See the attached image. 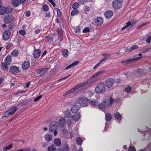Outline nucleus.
<instances>
[{
	"label": "nucleus",
	"instance_id": "680f3d73",
	"mask_svg": "<svg viewBox=\"0 0 151 151\" xmlns=\"http://www.w3.org/2000/svg\"><path fill=\"white\" fill-rule=\"evenodd\" d=\"M151 40V36H149L147 38V39L146 40V42L147 43H149L150 42Z\"/></svg>",
	"mask_w": 151,
	"mask_h": 151
},
{
	"label": "nucleus",
	"instance_id": "5701e85b",
	"mask_svg": "<svg viewBox=\"0 0 151 151\" xmlns=\"http://www.w3.org/2000/svg\"><path fill=\"white\" fill-rule=\"evenodd\" d=\"M45 139L46 140L47 142L50 141L52 139V136L51 134H47L45 135Z\"/></svg>",
	"mask_w": 151,
	"mask_h": 151
},
{
	"label": "nucleus",
	"instance_id": "bb28decb",
	"mask_svg": "<svg viewBox=\"0 0 151 151\" xmlns=\"http://www.w3.org/2000/svg\"><path fill=\"white\" fill-rule=\"evenodd\" d=\"M12 61V59L10 56H8L6 57L5 60V63L6 64L9 65Z\"/></svg>",
	"mask_w": 151,
	"mask_h": 151
},
{
	"label": "nucleus",
	"instance_id": "4468645a",
	"mask_svg": "<svg viewBox=\"0 0 151 151\" xmlns=\"http://www.w3.org/2000/svg\"><path fill=\"white\" fill-rule=\"evenodd\" d=\"M113 102V99L112 97H110L108 101H106V100L103 101V102L104 103H106L107 104V106H111Z\"/></svg>",
	"mask_w": 151,
	"mask_h": 151
},
{
	"label": "nucleus",
	"instance_id": "72a5a7b5",
	"mask_svg": "<svg viewBox=\"0 0 151 151\" xmlns=\"http://www.w3.org/2000/svg\"><path fill=\"white\" fill-rule=\"evenodd\" d=\"M76 141L77 144L79 145H81L83 142L82 139L79 137H77Z\"/></svg>",
	"mask_w": 151,
	"mask_h": 151
},
{
	"label": "nucleus",
	"instance_id": "de8ad7c7",
	"mask_svg": "<svg viewBox=\"0 0 151 151\" xmlns=\"http://www.w3.org/2000/svg\"><path fill=\"white\" fill-rule=\"evenodd\" d=\"M45 38H47V40L50 42H52L53 40V38L51 37L46 36L45 37Z\"/></svg>",
	"mask_w": 151,
	"mask_h": 151
},
{
	"label": "nucleus",
	"instance_id": "a18cd8bd",
	"mask_svg": "<svg viewBox=\"0 0 151 151\" xmlns=\"http://www.w3.org/2000/svg\"><path fill=\"white\" fill-rule=\"evenodd\" d=\"M65 114L67 117L69 118L70 116V113L68 111H65Z\"/></svg>",
	"mask_w": 151,
	"mask_h": 151
},
{
	"label": "nucleus",
	"instance_id": "3c124183",
	"mask_svg": "<svg viewBox=\"0 0 151 151\" xmlns=\"http://www.w3.org/2000/svg\"><path fill=\"white\" fill-rule=\"evenodd\" d=\"M103 55L104 57L106 59L109 58L111 57V55L109 54H103Z\"/></svg>",
	"mask_w": 151,
	"mask_h": 151
},
{
	"label": "nucleus",
	"instance_id": "49530a36",
	"mask_svg": "<svg viewBox=\"0 0 151 151\" xmlns=\"http://www.w3.org/2000/svg\"><path fill=\"white\" fill-rule=\"evenodd\" d=\"M90 32L89 28L88 27H86L84 28L83 30V33H87Z\"/></svg>",
	"mask_w": 151,
	"mask_h": 151
},
{
	"label": "nucleus",
	"instance_id": "c85d7f7f",
	"mask_svg": "<svg viewBox=\"0 0 151 151\" xmlns=\"http://www.w3.org/2000/svg\"><path fill=\"white\" fill-rule=\"evenodd\" d=\"M8 65H9L6 64V63H3L2 64V68L4 70H7L9 68V67L8 66Z\"/></svg>",
	"mask_w": 151,
	"mask_h": 151
},
{
	"label": "nucleus",
	"instance_id": "7ed1b4c3",
	"mask_svg": "<svg viewBox=\"0 0 151 151\" xmlns=\"http://www.w3.org/2000/svg\"><path fill=\"white\" fill-rule=\"evenodd\" d=\"M14 17L11 14L6 15L4 18V23L8 24L11 22L13 19Z\"/></svg>",
	"mask_w": 151,
	"mask_h": 151
},
{
	"label": "nucleus",
	"instance_id": "2f4dec72",
	"mask_svg": "<svg viewBox=\"0 0 151 151\" xmlns=\"http://www.w3.org/2000/svg\"><path fill=\"white\" fill-rule=\"evenodd\" d=\"M58 32V38L61 40H62V37L63 36L62 30L61 29H59Z\"/></svg>",
	"mask_w": 151,
	"mask_h": 151
},
{
	"label": "nucleus",
	"instance_id": "09e8293b",
	"mask_svg": "<svg viewBox=\"0 0 151 151\" xmlns=\"http://www.w3.org/2000/svg\"><path fill=\"white\" fill-rule=\"evenodd\" d=\"M19 32V34H20L22 36H24L26 34V32L24 30H20Z\"/></svg>",
	"mask_w": 151,
	"mask_h": 151
},
{
	"label": "nucleus",
	"instance_id": "6e6552de",
	"mask_svg": "<svg viewBox=\"0 0 151 151\" xmlns=\"http://www.w3.org/2000/svg\"><path fill=\"white\" fill-rule=\"evenodd\" d=\"M105 89V86H97L95 88V91L97 93H101L104 91Z\"/></svg>",
	"mask_w": 151,
	"mask_h": 151
},
{
	"label": "nucleus",
	"instance_id": "412c9836",
	"mask_svg": "<svg viewBox=\"0 0 151 151\" xmlns=\"http://www.w3.org/2000/svg\"><path fill=\"white\" fill-rule=\"evenodd\" d=\"M114 82V80L112 78H109L106 81V85H113Z\"/></svg>",
	"mask_w": 151,
	"mask_h": 151
},
{
	"label": "nucleus",
	"instance_id": "423d86ee",
	"mask_svg": "<svg viewBox=\"0 0 151 151\" xmlns=\"http://www.w3.org/2000/svg\"><path fill=\"white\" fill-rule=\"evenodd\" d=\"M58 127V124L56 121L52 122L50 124V129L51 132L56 130Z\"/></svg>",
	"mask_w": 151,
	"mask_h": 151
},
{
	"label": "nucleus",
	"instance_id": "2eb2a0df",
	"mask_svg": "<svg viewBox=\"0 0 151 151\" xmlns=\"http://www.w3.org/2000/svg\"><path fill=\"white\" fill-rule=\"evenodd\" d=\"M134 24H131L130 21H129L127 22L126 25L121 29V30L122 31L124 30L126 28L128 29L131 28L133 26Z\"/></svg>",
	"mask_w": 151,
	"mask_h": 151
},
{
	"label": "nucleus",
	"instance_id": "6e6d98bb",
	"mask_svg": "<svg viewBox=\"0 0 151 151\" xmlns=\"http://www.w3.org/2000/svg\"><path fill=\"white\" fill-rule=\"evenodd\" d=\"M129 151H136V149L134 147L130 146L129 148Z\"/></svg>",
	"mask_w": 151,
	"mask_h": 151
},
{
	"label": "nucleus",
	"instance_id": "1a4fd4ad",
	"mask_svg": "<svg viewBox=\"0 0 151 151\" xmlns=\"http://www.w3.org/2000/svg\"><path fill=\"white\" fill-rule=\"evenodd\" d=\"M11 72L13 74H15L18 73L19 71V69L18 67L15 66H12L10 69Z\"/></svg>",
	"mask_w": 151,
	"mask_h": 151
},
{
	"label": "nucleus",
	"instance_id": "774afa93",
	"mask_svg": "<svg viewBox=\"0 0 151 151\" xmlns=\"http://www.w3.org/2000/svg\"><path fill=\"white\" fill-rule=\"evenodd\" d=\"M148 150L151 151V144H150L149 146H147L145 149V150L146 151H147Z\"/></svg>",
	"mask_w": 151,
	"mask_h": 151
},
{
	"label": "nucleus",
	"instance_id": "4d7b16f0",
	"mask_svg": "<svg viewBox=\"0 0 151 151\" xmlns=\"http://www.w3.org/2000/svg\"><path fill=\"white\" fill-rule=\"evenodd\" d=\"M91 104L94 106H96L97 105V103L95 101L93 100L91 102Z\"/></svg>",
	"mask_w": 151,
	"mask_h": 151
},
{
	"label": "nucleus",
	"instance_id": "e433bc0d",
	"mask_svg": "<svg viewBox=\"0 0 151 151\" xmlns=\"http://www.w3.org/2000/svg\"><path fill=\"white\" fill-rule=\"evenodd\" d=\"M13 146V144H11L5 147L3 149V151H6L12 148Z\"/></svg>",
	"mask_w": 151,
	"mask_h": 151
},
{
	"label": "nucleus",
	"instance_id": "f03ea898",
	"mask_svg": "<svg viewBox=\"0 0 151 151\" xmlns=\"http://www.w3.org/2000/svg\"><path fill=\"white\" fill-rule=\"evenodd\" d=\"M81 106V104L78 102L75 103L72 106L71 111L73 113H76L80 109Z\"/></svg>",
	"mask_w": 151,
	"mask_h": 151
},
{
	"label": "nucleus",
	"instance_id": "a878e982",
	"mask_svg": "<svg viewBox=\"0 0 151 151\" xmlns=\"http://www.w3.org/2000/svg\"><path fill=\"white\" fill-rule=\"evenodd\" d=\"M49 68H45L42 69L41 70H39V74L40 75H42L45 74L46 72L48 70Z\"/></svg>",
	"mask_w": 151,
	"mask_h": 151
},
{
	"label": "nucleus",
	"instance_id": "a19ab883",
	"mask_svg": "<svg viewBox=\"0 0 151 151\" xmlns=\"http://www.w3.org/2000/svg\"><path fill=\"white\" fill-rule=\"evenodd\" d=\"M42 9L44 11L47 12L49 9L48 6L46 4H44L42 6Z\"/></svg>",
	"mask_w": 151,
	"mask_h": 151
},
{
	"label": "nucleus",
	"instance_id": "f8f14e48",
	"mask_svg": "<svg viewBox=\"0 0 151 151\" xmlns=\"http://www.w3.org/2000/svg\"><path fill=\"white\" fill-rule=\"evenodd\" d=\"M30 66V63L28 61H25L22 64V68L24 70H25L28 69Z\"/></svg>",
	"mask_w": 151,
	"mask_h": 151
},
{
	"label": "nucleus",
	"instance_id": "052dcab7",
	"mask_svg": "<svg viewBox=\"0 0 151 151\" xmlns=\"http://www.w3.org/2000/svg\"><path fill=\"white\" fill-rule=\"evenodd\" d=\"M56 11L57 12V15L59 17H60L61 14L60 10L59 9L57 8Z\"/></svg>",
	"mask_w": 151,
	"mask_h": 151
},
{
	"label": "nucleus",
	"instance_id": "ea45409f",
	"mask_svg": "<svg viewBox=\"0 0 151 151\" xmlns=\"http://www.w3.org/2000/svg\"><path fill=\"white\" fill-rule=\"evenodd\" d=\"M18 50H14L12 52L11 54L14 56H16L18 55Z\"/></svg>",
	"mask_w": 151,
	"mask_h": 151
},
{
	"label": "nucleus",
	"instance_id": "37998d69",
	"mask_svg": "<svg viewBox=\"0 0 151 151\" xmlns=\"http://www.w3.org/2000/svg\"><path fill=\"white\" fill-rule=\"evenodd\" d=\"M131 89L132 87L130 86H128L125 89V91L127 93H130Z\"/></svg>",
	"mask_w": 151,
	"mask_h": 151
},
{
	"label": "nucleus",
	"instance_id": "0e129e2a",
	"mask_svg": "<svg viewBox=\"0 0 151 151\" xmlns=\"http://www.w3.org/2000/svg\"><path fill=\"white\" fill-rule=\"evenodd\" d=\"M148 134H150V135H149V136L151 135V129L149 130V131L147 132L144 135V136L146 135V136L148 135Z\"/></svg>",
	"mask_w": 151,
	"mask_h": 151
},
{
	"label": "nucleus",
	"instance_id": "338daca9",
	"mask_svg": "<svg viewBox=\"0 0 151 151\" xmlns=\"http://www.w3.org/2000/svg\"><path fill=\"white\" fill-rule=\"evenodd\" d=\"M31 149L29 147H27L24 149H22V151H30Z\"/></svg>",
	"mask_w": 151,
	"mask_h": 151
},
{
	"label": "nucleus",
	"instance_id": "cd10ccee",
	"mask_svg": "<svg viewBox=\"0 0 151 151\" xmlns=\"http://www.w3.org/2000/svg\"><path fill=\"white\" fill-rule=\"evenodd\" d=\"M114 117L117 120H120L121 119L122 116L119 112H117L115 114Z\"/></svg>",
	"mask_w": 151,
	"mask_h": 151
},
{
	"label": "nucleus",
	"instance_id": "13d9d810",
	"mask_svg": "<svg viewBox=\"0 0 151 151\" xmlns=\"http://www.w3.org/2000/svg\"><path fill=\"white\" fill-rule=\"evenodd\" d=\"M88 1V0H79V2L80 3L83 4L84 3Z\"/></svg>",
	"mask_w": 151,
	"mask_h": 151
},
{
	"label": "nucleus",
	"instance_id": "0eeeda50",
	"mask_svg": "<svg viewBox=\"0 0 151 151\" xmlns=\"http://www.w3.org/2000/svg\"><path fill=\"white\" fill-rule=\"evenodd\" d=\"M112 5L113 8L117 9H120L122 7L121 3H119L115 1H114L113 2Z\"/></svg>",
	"mask_w": 151,
	"mask_h": 151
},
{
	"label": "nucleus",
	"instance_id": "9d476101",
	"mask_svg": "<svg viewBox=\"0 0 151 151\" xmlns=\"http://www.w3.org/2000/svg\"><path fill=\"white\" fill-rule=\"evenodd\" d=\"M103 19L101 17L96 18L94 20V22L98 26H101L103 23Z\"/></svg>",
	"mask_w": 151,
	"mask_h": 151
},
{
	"label": "nucleus",
	"instance_id": "4be33fe9",
	"mask_svg": "<svg viewBox=\"0 0 151 151\" xmlns=\"http://www.w3.org/2000/svg\"><path fill=\"white\" fill-rule=\"evenodd\" d=\"M6 8L5 6H3L0 8V14L4 15L6 12Z\"/></svg>",
	"mask_w": 151,
	"mask_h": 151
},
{
	"label": "nucleus",
	"instance_id": "a211bd4d",
	"mask_svg": "<svg viewBox=\"0 0 151 151\" xmlns=\"http://www.w3.org/2000/svg\"><path fill=\"white\" fill-rule=\"evenodd\" d=\"M17 109L18 108L16 106H14L9 109L8 111L9 112V114H10V115H12L15 113Z\"/></svg>",
	"mask_w": 151,
	"mask_h": 151
},
{
	"label": "nucleus",
	"instance_id": "e2e57ef3",
	"mask_svg": "<svg viewBox=\"0 0 151 151\" xmlns=\"http://www.w3.org/2000/svg\"><path fill=\"white\" fill-rule=\"evenodd\" d=\"M98 76V74H97V73H95V74H94L92 76L91 78H90V80H92V79L94 78H96V77H97V76Z\"/></svg>",
	"mask_w": 151,
	"mask_h": 151
},
{
	"label": "nucleus",
	"instance_id": "c756f323",
	"mask_svg": "<svg viewBox=\"0 0 151 151\" xmlns=\"http://www.w3.org/2000/svg\"><path fill=\"white\" fill-rule=\"evenodd\" d=\"M47 150L49 151H56V148L53 145L47 148Z\"/></svg>",
	"mask_w": 151,
	"mask_h": 151
},
{
	"label": "nucleus",
	"instance_id": "5fc2aeb1",
	"mask_svg": "<svg viewBox=\"0 0 151 151\" xmlns=\"http://www.w3.org/2000/svg\"><path fill=\"white\" fill-rule=\"evenodd\" d=\"M42 97V95H40L39 96L37 97L35 99H34V101L35 102H36L38 100H39Z\"/></svg>",
	"mask_w": 151,
	"mask_h": 151
},
{
	"label": "nucleus",
	"instance_id": "aec40b11",
	"mask_svg": "<svg viewBox=\"0 0 151 151\" xmlns=\"http://www.w3.org/2000/svg\"><path fill=\"white\" fill-rule=\"evenodd\" d=\"M80 112L78 113L75 116H72L71 118L74 120L76 122L78 121L80 119Z\"/></svg>",
	"mask_w": 151,
	"mask_h": 151
},
{
	"label": "nucleus",
	"instance_id": "20e7f679",
	"mask_svg": "<svg viewBox=\"0 0 151 151\" xmlns=\"http://www.w3.org/2000/svg\"><path fill=\"white\" fill-rule=\"evenodd\" d=\"M26 1V0H12L11 1V3L13 6L15 7L18 6L20 3L24 4Z\"/></svg>",
	"mask_w": 151,
	"mask_h": 151
},
{
	"label": "nucleus",
	"instance_id": "f3484780",
	"mask_svg": "<svg viewBox=\"0 0 151 151\" xmlns=\"http://www.w3.org/2000/svg\"><path fill=\"white\" fill-rule=\"evenodd\" d=\"M113 12L111 10H108L106 12L104 15L107 18H110L113 15Z\"/></svg>",
	"mask_w": 151,
	"mask_h": 151
},
{
	"label": "nucleus",
	"instance_id": "f257e3e1",
	"mask_svg": "<svg viewBox=\"0 0 151 151\" xmlns=\"http://www.w3.org/2000/svg\"><path fill=\"white\" fill-rule=\"evenodd\" d=\"M76 102H78L82 107H86L89 104V100L84 97H80L77 99Z\"/></svg>",
	"mask_w": 151,
	"mask_h": 151
},
{
	"label": "nucleus",
	"instance_id": "69168bd1",
	"mask_svg": "<svg viewBox=\"0 0 151 151\" xmlns=\"http://www.w3.org/2000/svg\"><path fill=\"white\" fill-rule=\"evenodd\" d=\"M48 1L52 5L53 7L55 6V4L53 0H48Z\"/></svg>",
	"mask_w": 151,
	"mask_h": 151
},
{
	"label": "nucleus",
	"instance_id": "f704fd0d",
	"mask_svg": "<svg viewBox=\"0 0 151 151\" xmlns=\"http://www.w3.org/2000/svg\"><path fill=\"white\" fill-rule=\"evenodd\" d=\"M62 149L64 151H68L69 150V148L67 144H65L63 145Z\"/></svg>",
	"mask_w": 151,
	"mask_h": 151
},
{
	"label": "nucleus",
	"instance_id": "603ef678",
	"mask_svg": "<svg viewBox=\"0 0 151 151\" xmlns=\"http://www.w3.org/2000/svg\"><path fill=\"white\" fill-rule=\"evenodd\" d=\"M92 83L91 82L89 81H87L86 82H84L83 83H81L79 84V85H90L92 84Z\"/></svg>",
	"mask_w": 151,
	"mask_h": 151
},
{
	"label": "nucleus",
	"instance_id": "6ab92c4d",
	"mask_svg": "<svg viewBox=\"0 0 151 151\" xmlns=\"http://www.w3.org/2000/svg\"><path fill=\"white\" fill-rule=\"evenodd\" d=\"M108 106H107V104L106 103H101L99 104L98 105L99 108L102 110H104L106 109V107H108Z\"/></svg>",
	"mask_w": 151,
	"mask_h": 151
},
{
	"label": "nucleus",
	"instance_id": "bf43d9fd",
	"mask_svg": "<svg viewBox=\"0 0 151 151\" xmlns=\"http://www.w3.org/2000/svg\"><path fill=\"white\" fill-rule=\"evenodd\" d=\"M142 72V70L139 68L135 70V73L137 74H139Z\"/></svg>",
	"mask_w": 151,
	"mask_h": 151
},
{
	"label": "nucleus",
	"instance_id": "473e14b6",
	"mask_svg": "<svg viewBox=\"0 0 151 151\" xmlns=\"http://www.w3.org/2000/svg\"><path fill=\"white\" fill-rule=\"evenodd\" d=\"M138 48V46L137 45H132L130 48L128 49V52H129L135 49Z\"/></svg>",
	"mask_w": 151,
	"mask_h": 151
},
{
	"label": "nucleus",
	"instance_id": "864d4df0",
	"mask_svg": "<svg viewBox=\"0 0 151 151\" xmlns=\"http://www.w3.org/2000/svg\"><path fill=\"white\" fill-rule=\"evenodd\" d=\"M6 13H12L13 12V9L11 8H6Z\"/></svg>",
	"mask_w": 151,
	"mask_h": 151
},
{
	"label": "nucleus",
	"instance_id": "7c9ffc66",
	"mask_svg": "<svg viewBox=\"0 0 151 151\" xmlns=\"http://www.w3.org/2000/svg\"><path fill=\"white\" fill-rule=\"evenodd\" d=\"M106 120L107 121H110L111 119V114L109 113H108L106 114L105 116Z\"/></svg>",
	"mask_w": 151,
	"mask_h": 151
},
{
	"label": "nucleus",
	"instance_id": "39448f33",
	"mask_svg": "<svg viewBox=\"0 0 151 151\" xmlns=\"http://www.w3.org/2000/svg\"><path fill=\"white\" fill-rule=\"evenodd\" d=\"M11 32L9 30H5L3 35V39L4 40H7L10 38Z\"/></svg>",
	"mask_w": 151,
	"mask_h": 151
},
{
	"label": "nucleus",
	"instance_id": "58836bf2",
	"mask_svg": "<svg viewBox=\"0 0 151 151\" xmlns=\"http://www.w3.org/2000/svg\"><path fill=\"white\" fill-rule=\"evenodd\" d=\"M74 121H75L73 120V119H72L71 117L67 122V124L69 126H70L72 124H73Z\"/></svg>",
	"mask_w": 151,
	"mask_h": 151
},
{
	"label": "nucleus",
	"instance_id": "dca6fc26",
	"mask_svg": "<svg viewBox=\"0 0 151 151\" xmlns=\"http://www.w3.org/2000/svg\"><path fill=\"white\" fill-rule=\"evenodd\" d=\"M41 52L40 50L39 49L35 50L34 51L33 55L35 58H38L40 56Z\"/></svg>",
	"mask_w": 151,
	"mask_h": 151
},
{
	"label": "nucleus",
	"instance_id": "8fccbe9b",
	"mask_svg": "<svg viewBox=\"0 0 151 151\" xmlns=\"http://www.w3.org/2000/svg\"><path fill=\"white\" fill-rule=\"evenodd\" d=\"M63 55L65 57H67L68 55V51L67 50H65L62 52Z\"/></svg>",
	"mask_w": 151,
	"mask_h": 151
},
{
	"label": "nucleus",
	"instance_id": "ddd939ff",
	"mask_svg": "<svg viewBox=\"0 0 151 151\" xmlns=\"http://www.w3.org/2000/svg\"><path fill=\"white\" fill-rule=\"evenodd\" d=\"M142 57H137L136 58H132L131 59H129L127 60L126 61H122L121 63H126L127 64H128L131 63L133 62L137 59H138L139 58H142Z\"/></svg>",
	"mask_w": 151,
	"mask_h": 151
},
{
	"label": "nucleus",
	"instance_id": "79ce46f5",
	"mask_svg": "<svg viewBox=\"0 0 151 151\" xmlns=\"http://www.w3.org/2000/svg\"><path fill=\"white\" fill-rule=\"evenodd\" d=\"M9 115H10L9 114V112L8 111L3 114L2 117H6L9 116Z\"/></svg>",
	"mask_w": 151,
	"mask_h": 151
},
{
	"label": "nucleus",
	"instance_id": "9b49d317",
	"mask_svg": "<svg viewBox=\"0 0 151 151\" xmlns=\"http://www.w3.org/2000/svg\"><path fill=\"white\" fill-rule=\"evenodd\" d=\"M81 86H76L73 88H72L68 91H67L63 94L64 96H65L73 92L75 90L81 87Z\"/></svg>",
	"mask_w": 151,
	"mask_h": 151
},
{
	"label": "nucleus",
	"instance_id": "c03bdc74",
	"mask_svg": "<svg viewBox=\"0 0 151 151\" xmlns=\"http://www.w3.org/2000/svg\"><path fill=\"white\" fill-rule=\"evenodd\" d=\"M78 6L79 4L77 2H75L73 4L72 7L74 9H77L78 8Z\"/></svg>",
	"mask_w": 151,
	"mask_h": 151
},
{
	"label": "nucleus",
	"instance_id": "393cba45",
	"mask_svg": "<svg viewBox=\"0 0 151 151\" xmlns=\"http://www.w3.org/2000/svg\"><path fill=\"white\" fill-rule=\"evenodd\" d=\"M65 122V119L63 117L61 118L59 120V124L60 127H63V126Z\"/></svg>",
	"mask_w": 151,
	"mask_h": 151
},
{
	"label": "nucleus",
	"instance_id": "4c0bfd02",
	"mask_svg": "<svg viewBox=\"0 0 151 151\" xmlns=\"http://www.w3.org/2000/svg\"><path fill=\"white\" fill-rule=\"evenodd\" d=\"M151 49V47H148L144 49V50H141L140 51V52L142 53H146L148 51Z\"/></svg>",
	"mask_w": 151,
	"mask_h": 151
},
{
	"label": "nucleus",
	"instance_id": "b1692460",
	"mask_svg": "<svg viewBox=\"0 0 151 151\" xmlns=\"http://www.w3.org/2000/svg\"><path fill=\"white\" fill-rule=\"evenodd\" d=\"M54 144L56 146H59L61 145V141L59 139L56 138L55 139Z\"/></svg>",
	"mask_w": 151,
	"mask_h": 151
},
{
	"label": "nucleus",
	"instance_id": "c9c22d12",
	"mask_svg": "<svg viewBox=\"0 0 151 151\" xmlns=\"http://www.w3.org/2000/svg\"><path fill=\"white\" fill-rule=\"evenodd\" d=\"M78 11L77 9H74L71 12V15L72 16H74L75 15L78 14Z\"/></svg>",
	"mask_w": 151,
	"mask_h": 151
}]
</instances>
